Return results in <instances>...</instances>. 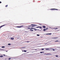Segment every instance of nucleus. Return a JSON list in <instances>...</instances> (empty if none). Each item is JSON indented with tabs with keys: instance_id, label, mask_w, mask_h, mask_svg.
Returning a JSON list of instances; mask_svg holds the SVG:
<instances>
[{
	"instance_id": "obj_1",
	"label": "nucleus",
	"mask_w": 60,
	"mask_h": 60,
	"mask_svg": "<svg viewBox=\"0 0 60 60\" xmlns=\"http://www.w3.org/2000/svg\"><path fill=\"white\" fill-rule=\"evenodd\" d=\"M17 27H18L19 28H21V27H24V25H22L20 26H17Z\"/></svg>"
},
{
	"instance_id": "obj_2",
	"label": "nucleus",
	"mask_w": 60,
	"mask_h": 60,
	"mask_svg": "<svg viewBox=\"0 0 60 60\" xmlns=\"http://www.w3.org/2000/svg\"><path fill=\"white\" fill-rule=\"evenodd\" d=\"M31 29H34L35 31H36V30H37V29L35 28H31Z\"/></svg>"
},
{
	"instance_id": "obj_3",
	"label": "nucleus",
	"mask_w": 60,
	"mask_h": 60,
	"mask_svg": "<svg viewBox=\"0 0 60 60\" xmlns=\"http://www.w3.org/2000/svg\"><path fill=\"white\" fill-rule=\"evenodd\" d=\"M6 25V24H4L3 25L0 26V29H1V27H3V26H5Z\"/></svg>"
},
{
	"instance_id": "obj_4",
	"label": "nucleus",
	"mask_w": 60,
	"mask_h": 60,
	"mask_svg": "<svg viewBox=\"0 0 60 60\" xmlns=\"http://www.w3.org/2000/svg\"><path fill=\"white\" fill-rule=\"evenodd\" d=\"M45 55H51V53H47V54H45Z\"/></svg>"
},
{
	"instance_id": "obj_5",
	"label": "nucleus",
	"mask_w": 60,
	"mask_h": 60,
	"mask_svg": "<svg viewBox=\"0 0 60 60\" xmlns=\"http://www.w3.org/2000/svg\"><path fill=\"white\" fill-rule=\"evenodd\" d=\"M30 26H37V25L35 24H31Z\"/></svg>"
},
{
	"instance_id": "obj_6",
	"label": "nucleus",
	"mask_w": 60,
	"mask_h": 60,
	"mask_svg": "<svg viewBox=\"0 0 60 60\" xmlns=\"http://www.w3.org/2000/svg\"><path fill=\"white\" fill-rule=\"evenodd\" d=\"M58 10V9H51V10Z\"/></svg>"
},
{
	"instance_id": "obj_7",
	"label": "nucleus",
	"mask_w": 60,
	"mask_h": 60,
	"mask_svg": "<svg viewBox=\"0 0 60 60\" xmlns=\"http://www.w3.org/2000/svg\"><path fill=\"white\" fill-rule=\"evenodd\" d=\"M49 34V35H51V34H52L51 33H49V34Z\"/></svg>"
},
{
	"instance_id": "obj_8",
	"label": "nucleus",
	"mask_w": 60,
	"mask_h": 60,
	"mask_svg": "<svg viewBox=\"0 0 60 60\" xmlns=\"http://www.w3.org/2000/svg\"><path fill=\"white\" fill-rule=\"evenodd\" d=\"M43 27L44 28H46V26H43Z\"/></svg>"
},
{
	"instance_id": "obj_9",
	"label": "nucleus",
	"mask_w": 60,
	"mask_h": 60,
	"mask_svg": "<svg viewBox=\"0 0 60 60\" xmlns=\"http://www.w3.org/2000/svg\"><path fill=\"white\" fill-rule=\"evenodd\" d=\"M52 39H57V38H58V37H56V38H52Z\"/></svg>"
},
{
	"instance_id": "obj_10",
	"label": "nucleus",
	"mask_w": 60,
	"mask_h": 60,
	"mask_svg": "<svg viewBox=\"0 0 60 60\" xmlns=\"http://www.w3.org/2000/svg\"><path fill=\"white\" fill-rule=\"evenodd\" d=\"M33 31H34V30H32L31 29H30V31H31V32H33Z\"/></svg>"
},
{
	"instance_id": "obj_11",
	"label": "nucleus",
	"mask_w": 60,
	"mask_h": 60,
	"mask_svg": "<svg viewBox=\"0 0 60 60\" xmlns=\"http://www.w3.org/2000/svg\"><path fill=\"white\" fill-rule=\"evenodd\" d=\"M11 40H14V38H11Z\"/></svg>"
},
{
	"instance_id": "obj_12",
	"label": "nucleus",
	"mask_w": 60,
	"mask_h": 60,
	"mask_svg": "<svg viewBox=\"0 0 60 60\" xmlns=\"http://www.w3.org/2000/svg\"><path fill=\"white\" fill-rule=\"evenodd\" d=\"M46 30V29H45L43 30V31H45Z\"/></svg>"
},
{
	"instance_id": "obj_13",
	"label": "nucleus",
	"mask_w": 60,
	"mask_h": 60,
	"mask_svg": "<svg viewBox=\"0 0 60 60\" xmlns=\"http://www.w3.org/2000/svg\"><path fill=\"white\" fill-rule=\"evenodd\" d=\"M54 29H55V30H56V29H58V28H54Z\"/></svg>"
},
{
	"instance_id": "obj_14",
	"label": "nucleus",
	"mask_w": 60,
	"mask_h": 60,
	"mask_svg": "<svg viewBox=\"0 0 60 60\" xmlns=\"http://www.w3.org/2000/svg\"><path fill=\"white\" fill-rule=\"evenodd\" d=\"M39 28L40 29H41L42 28V27H41V26H40L39 27Z\"/></svg>"
},
{
	"instance_id": "obj_15",
	"label": "nucleus",
	"mask_w": 60,
	"mask_h": 60,
	"mask_svg": "<svg viewBox=\"0 0 60 60\" xmlns=\"http://www.w3.org/2000/svg\"><path fill=\"white\" fill-rule=\"evenodd\" d=\"M52 49L53 51H55V49Z\"/></svg>"
},
{
	"instance_id": "obj_16",
	"label": "nucleus",
	"mask_w": 60,
	"mask_h": 60,
	"mask_svg": "<svg viewBox=\"0 0 60 60\" xmlns=\"http://www.w3.org/2000/svg\"><path fill=\"white\" fill-rule=\"evenodd\" d=\"M27 28L28 29H31V28H29V27H28Z\"/></svg>"
},
{
	"instance_id": "obj_17",
	"label": "nucleus",
	"mask_w": 60,
	"mask_h": 60,
	"mask_svg": "<svg viewBox=\"0 0 60 60\" xmlns=\"http://www.w3.org/2000/svg\"><path fill=\"white\" fill-rule=\"evenodd\" d=\"M49 48H46L45 50H49Z\"/></svg>"
},
{
	"instance_id": "obj_18",
	"label": "nucleus",
	"mask_w": 60,
	"mask_h": 60,
	"mask_svg": "<svg viewBox=\"0 0 60 60\" xmlns=\"http://www.w3.org/2000/svg\"><path fill=\"white\" fill-rule=\"evenodd\" d=\"M0 57H3V56H0Z\"/></svg>"
},
{
	"instance_id": "obj_19",
	"label": "nucleus",
	"mask_w": 60,
	"mask_h": 60,
	"mask_svg": "<svg viewBox=\"0 0 60 60\" xmlns=\"http://www.w3.org/2000/svg\"><path fill=\"white\" fill-rule=\"evenodd\" d=\"M7 6H8V5H7L5 6V7H7Z\"/></svg>"
},
{
	"instance_id": "obj_20",
	"label": "nucleus",
	"mask_w": 60,
	"mask_h": 60,
	"mask_svg": "<svg viewBox=\"0 0 60 60\" xmlns=\"http://www.w3.org/2000/svg\"><path fill=\"white\" fill-rule=\"evenodd\" d=\"M24 52H26V50H24Z\"/></svg>"
},
{
	"instance_id": "obj_21",
	"label": "nucleus",
	"mask_w": 60,
	"mask_h": 60,
	"mask_svg": "<svg viewBox=\"0 0 60 60\" xmlns=\"http://www.w3.org/2000/svg\"><path fill=\"white\" fill-rule=\"evenodd\" d=\"M32 26H28V27H32Z\"/></svg>"
},
{
	"instance_id": "obj_22",
	"label": "nucleus",
	"mask_w": 60,
	"mask_h": 60,
	"mask_svg": "<svg viewBox=\"0 0 60 60\" xmlns=\"http://www.w3.org/2000/svg\"><path fill=\"white\" fill-rule=\"evenodd\" d=\"M39 27H40V26H38V27H36V28H39Z\"/></svg>"
},
{
	"instance_id": "obj_23",
	"label": "nucleus",
	"mask_w": 60,
	"mask_h": 60,
	"mask_svg": "<svg viewBox=\"0 0 60 60\" xmlns=\"http://www.w3.org/2000/svg\"><path fill=\"white\" fill-rule=\"evenodd\" d=\"M37 36H40V35L39 34H37Z\"/></svg>"
},
{
	"instance_id": "obj_24",
	"label": "nucleus",
	"mask_w": 60,
	"mask_h": 60,
	"mask_svg": "<svg viewBox=\"0 0 60 60\" xmlns=\"http://www.w3.org/2000/svg\"><path fill=\"white\" fill-rule=\"evenodd\" d=\"M8 45H11V44H8Z\"/></svg>"
},
{
	"instance_id": "obj_25",
	"label": "nucleus",
	"mask_w": 60,
	"mask_h": 60,
	"mask_svg": "<svg viewBox=\"0 0 60 60\" xmlns=\"http://www.w3.org/2000/svg\"><path fill=\"white\" fill-rule=\"evenodd\" d=\"M56 57H58V55H56Z\"/></svg>"
},
{
	"instance_id": "obj_26",
	"label": "nucleus",
	"mask_w": 60,
	"mask_h": 60,
	"mask_svg": "<svg viewBox=\"0 0 60 60\" xmlns=\"http://www.w3.org/2000/svg\"><path fill=\"white\" fill-rule=\"evenodd\" d=\"M4 46H2V48H4Z\"/></svg>"
},
{
	"instance_id": "obj_27",
	"label": "nucleus",
	"mask_w": 60,
	"mask_h": 60,
	"mask_svg": "<svg viewBox=\"0 0 60 60\" xmlns=\"http://www.w3.org/2000/svg\"><path fill=\"white\" fill-rule=\"evenodd\" d=\"M31 27H34L33 26H32Z\"/></svg>"
},
{
	"instance_id": "obj_28",
	"label": "nucleus",
	"mask_w": 60,
	"mask_h": 60,
	"mask_svg": "<svg viewBox=\"0 0 60 60\" xmlns=\"http://www.w3.org/2000/svg\"><path fill=\"white\" fill-rule=\"evenodd\" d=\"M43 52H40V53H43Z\"/></svg>"
},
{
	"instance_id": "obj_29",
	"label": "nucleus",
	"mask_w": 60,
	"mask_h": 60,
	"mask_svg": "<svg viewBox=\"0 0 60 60\" xmlns=\"http://www.w3.org/2000/svg\"><path fill=\"white\" fill-rule=\"evenodd\" d=\"M11 59V58H10L9 59V60H10V59Z\"/></svg>"
},
{
	"instance_id": "obj_30",
	"label": "nucleus",
	"mask_w": 60,
	"mask_h": 60,
	"mask_svg": "<svg viewBox=\"0 0 60 60\" xmlns=\"http://www.w3.org/2000/svg\"><path fill=\"white\" fill-rule=\"evenodd\" d=\"M56 41H58H58H55V42H56Z\"/></svg>"
},
{
	"instance_id": "obj_31",
	"label": "nucleus",
	"mask_w": 60,
	"mask_h": 60,
	"mask_svg": "<svg viewBox=\"0 0 60 60\" xmlns=\"http://www.w3.org/2000/svg\"><path fill=\"white\" fill-rule=\"evenodd\" d=\"M44 49H41V50H44Z\"/></svg>"
},
{
	"instance_id": "obj_32",
	"label": "nucleus",
	"mask_w": 60,
	"mask_h": 60,
	"mask_svg": "<svg viewBox=\"0 0 60 60\" xmlns=\"http://www.w3.org/2000/svg\"><path fill=\"white\" fill-rule=\"evenodd\" d=\"M26 42H29V41H27Z\"/></svg>"
},
{
	"instance_id": "obj_33",
	"label": "nucleus",
	"mask_w": 60,
	"mask_h": 60,
	"mask_svg": "<svg viewBox=\"0 0 60 60\" xmlns=\"http://www.w3.org/2000/svg\"><path fill=\"white\" fill-rule=\"evenodd\" d=\"M48 29V28H46V30H47V29Z\"/></svg>"
},
{
	"instance_id": "obj_34",
	"label": "nucleus",
	"mask_w": 60,
	"mask_h": 60,
	"mask_svg": "<svg viewBox=\"0 0 60 60\" xmlns=\"http://www.w3.org/2000/svg\"><path fill=\"white\" fill-rule=\"evenodd\" d=\"M1 3H2V2L0 1V4H1Z\"/></svg>"
},
{
	"instance_id": "obj_35",
	"label": "nucleus",
	"mask_w": 60,
	"mask_h": 60,
	"mask_svg": "<svg viewBox=\"0 0 60 60\" xmlns=\"http://www.w3.org/2000/svg\"><path fill=\"white\" fill-rule=\"evenodd\" d=\"M35 2V1L34 0L33 1V2Z\"/></svg>"
},
{
	"instance_id": "obj_36",
	"label": "nucleus",
	"mask_w": 60,
	"mask_h": 60,
	"mask_svg": "<svg viewBox=\"0 0 60 60\" xmlns=\"http://www.w3.org/2000/svg\"><path fill=\"white\" fill-rule=\"evenodd\" d=\"M4 56H5V55H4Z\"/></svg>"
},
{
	"instance_id": "obj_37",
	"label": "nucleus",
	"mask_w": 60,
	"mask_h": 60,
	"mask_svg": "<svg viewBox=\"0 0 60 60\" xmlns=\"http://www.w3.org/2000/svg\"><path fill=\"white\" fill-rule=\"evenodd\" d=\"M59 47H58V48H59Z\"/></svg>"
},
{
	"instance_id": "obj_38",
	"label": "nucleus",
	"mask_w": 60,
	"mask_h": 60,
	"mask_svg": "<svg viewBox=\"0 0 60 60\" xmlns=\"http://www.w3.org/2000/svg\"><path fill=\"white\" fill-rule=\"evenodd\" d=\"M22 48H23V47H22Z\"/></svg>"
}]
</instances>
